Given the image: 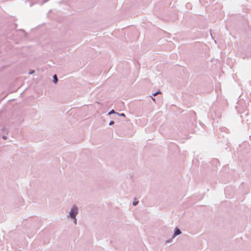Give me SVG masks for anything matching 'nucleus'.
Instances as JSON below:
<instances>
[{
	"label": "nucleus",
	"mask_w": 251,
	"mask_h": 251,
	"mask_svg": "<svg viewBox=\"0 0 251 251\" xmlns=\"http://www.w3.org/2000/svg\"><path fill=\"white\" fill-rule=\"evenodd\" d=\"M77 207L75 206H74L71 210V211L70 212V217H71L72 218H74L75 219V224L76 223V219L75 218V215L76 214H77Z\"/></svg>",
	"instance_id": "1"
},
{
	"label": "nucleus",
	"mask_w": 251,
	"mask_h": 251,
	"mask_svg": "<svg viewBox=\"0 0 251 251\" xmlns=\"http://www.w3.org/2000/svg\"><path fill=\"white\" fill-rule=\"evenodd\" d=\"M180 233H181L180 230L178 228H176L175 231V232L174 233V235L176 236V235L180 234Z\"/></svg>",
	"instance_id": "2"
},
{
	"label": "nucleus",
	"mask_w": 251,
	"mask_h": 251,
	"mask_svg": "<svg viewBox=\"0 0 251 251\" xmlns=\"http://www.w3.org/2000/svg\"><path fill=\"white\" fill-rule=\"evenodd\" d=\"M53 80H54V83H56L57 82L58 79H57V77L56 75H54L53 76Z\"/></svg>",
	"instance_id": "3"
},
{
	"label": "nucleus",
	"mask_w": 251,
	"mask_h": 251,
	"mask_svg": "<svg viewBox=\"0 0 251 251\" xmlns=\"http://www.w3.org/2000/svg\"><path fill=\"white\" fill-rule=\"evenodd\" d=\"M115 111L114 110H112L110 112H109L108 114L110 115L112 113H115Z\"/></svg>",
	"instance_id": "4"
},
{
	"label": "nucleus",
	"mask_w": 251,
	"mask_h": 251,
	"mask_svg": "<svg viewBox=\"0 0 251 251\" xmlns=\"http://www.w3.org/2000/svg\"><path fill=\"white\" fill-rule=\"evenodd\" d=\"M138 201H134L133 202V205H136L137 203H138Z\"/></svg>",
	"instance_id": "5"
},
{
	"label": "nucleus",
	"mask_w": 251,
	"mask_h": 251,
	"mask_svg": "<svg viewBox=\"0 0 251 251\" xmlns=\"http://www.w3.org/2000/svg\"><path fill=\"white\" fill-rule=\"evenodd\" d=\"M120 115L121 116H123V117H125V114H124V113H122V114H120Z\"/></svg>",
	"instance_id": "6"
},
{
	"label": "nucleus",
	"mask_w": 251,
	"mask_h": 251,
	"mask_svg": "<svg viewBox=\"0 0 251 251\" xmlns=\"http://www.w3.org/2000/svg\"><path fill=\"white\" fill-rule=\"evenodd\" d=\"M114 124V122H113V121H111V122L109 123V125H112V124Z\"/></svg>",
	"instance_id": "7"
},
{
	"label": "nucleus",
	"mask_w": 251,
	"mask_h": 251,
	"mask_svg": "<svg viewBox=\"0 0 251 251\" xmlns=\"http://www.w3.org/2000/svg\"><path fill=\"white\" fill-rule=\"evenodd\" d=\"M160 93V92H157V93H155L153 94L154 96H156L157 94H159Z\"/></svg>",
	"instance_id": "8"
},
{
	"label": "nucleus",
	"mask_w": 251,
	"mask_h": 251,
	"mask_svg": "<svg viewBox=\"0 0 251 251\" xmlns=\"http://www.w3.org/2000/svg\"><path fill=\"white\" fill-rule=\"evenodd\" d=\"M33 73H34V71H32V72H30L29 74H32Z\"/></svg>",
	"instance_id": "9"
},
{
	"label": "nucleus",
	"mask_w": 251,
	"mask_h": 251,
	"mask_svg": "<svg viewBox=\"0 0 251 251\" xmlns=\"http://www.w3.org/2000/svg\"><path fill=\"white\" fill-rule=\"evenodd\" d=\"M3 138H4V139H6L5 136H4V137H3Z\"/></svg>",
	"instance_id": "10"
}]
</instances>
